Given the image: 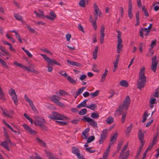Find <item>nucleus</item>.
<instances>
[{"mask_svg":"<svg viewBox=\"0 0 159 159\" xmlns=\"http://www.w3.org/2000/svg\"><path fill=\"white\" fill-rule=\"evenodd\" d=\"M145 70V67L143 66L140 69L139 73V79L137 80V87L140 90L144 87L147 81V77L144 74Z\"/></svg>","mask_w":159,"mask_h":159,"instance_id":"obj_1","label":"nucleus"},{"mask_svg":"<svg viewBox=\"0 0 159 159\" xmlns=\"http://www.w3.org/2000/svg\"><path fill=\"white\" fill-rule=\"evenodd\" d=\"M40 55L42 56L44 59L47 62L48 71V72H51L53 70L52 66L53 64L61 66V64L56 61L55 59H50L45 54H41Z\"/></svg>","mask_w":159,"mask_h":159,"instance_id":"obj_2","label":"nucleus"},{"mask_svg":"<svg viewBox=\"0 0 159 159\" xmlns=\"http://www.w3.org/2000/svg\"><path fill=\"white\" fill-rule=\"evenodd\" d=\"M130 103V99L129 96H127L125 98L124 102L123 105H120L119 108L117 109L116 112L118 111L122 112L124 110V109L125 110H127L129 108V106Z\"/></svg>","mask_w":159,"mask_h":159,"instance_id":"obj_3","label":"nucleus"},{"mask_svg":"<svg viewBox=\"0 0 159 159\" xmlns=\"http://www.w3.org/2000/svg\"><path fill=\"white\" fill-rule=\"evenodd\" d=\"M34 118L36 120L34 121L35 124L40 126L43 129L46 130V126L44 124H45L46 122L44 118L38 116H35Z\"/></svg>","mask_w":159,"mask_h":159,"instance_id":"obj_4","label":"nucleus"},{"mask_svg":"<svg viewBox=\"0 0 159 159\" xmlns=\"http://www.w3.org/2000/svg\"><path fill=\"white\" fill-rule=\"evenodd\" d=\"M48 117L54 120H64L68 119L66 116L55 111H53L52 115H48Z\"/></svg>","mask_w":159,"mask_h":159,"instance_id":"obj_5","label":"nucleus"},{"mask_svg":"<svg viewBox=\"0 0 159 159\" xmlns=\"http://www.w3.org/2000/svg\"><path fill=\"white\" fill-rule=\"evenodd\" d=\"M158 63L156 56H154L152 59V63L151 69L154 72H155L157 70V67Z\"/></svg>","mask_w":159,"mask_h":159,"instance_id":"obj_6","label":"nucleus"},{"mask_svg":"<svg viewBox=\"0 0 159 159\" xmlns=\"http://www.w3.org/2000/svg\"><path fill=\"white\" fill-rule=\"evenodd\" d=\"M82 120H84L88 122H89V124L93 127H97V123L96 121L89 117H87L86 116H84L82 119Z\"/></svg>","mask_w":159,"mask_h":159,"instance_id":"obj_7","label":"nucleus"},{"mask_svg":"<svg viewBox=\"0 0 159 159\" xmlns=\"http://www.w3.org/2000/svg\"><path fill=\"white\" fill-rule=\"evenodd\" d=\"M128 147V144L125 145L121 150V152L119 156V158H121V159H126L129 155V150H127L125 152V156L124 157V153L125 150Z\"/></svg>","mask_w":159,"mask_h":159,"instance_id":"obj_8","label":"nucleus"},{"mask_svg":"<svg viewBox=\"0 0 159 159\" xmlns=\"http://www.w3.org/2000/svg\"><path fill=\"white\" fill-rule=\"evenodd\" d=\"M108 133V129H104L100 135V138L99 141L100 144L102 143L107 138Z\"/></svg>","mask_w":159,"mask_h":159,"instance_id":"obj_9","label":"nucleus"},{"mask_svg":"<svg viewBox=\"0 0 159 159\" xmlns=\"http://www.w3.org/2000/svg\"><path fill=\"white\" fill-rule=\"evenodd\" d=\"M9 93L11 97L12 100H13L14 104L16 105H17L18 99L17 96L15 91L13 89H11V91L9 92Z\"/></svg>","mask_w":159,"mask_h":159,"instance_id":"obj_10","label":"nucleus"},{"mask_svg":"<svg viewBox=\"0 0 159 159\" xmlns=\"http://www.w3.org/2000/svg\"><path fill=\"white\" fill-rule=\"evenodd\" d=\"M94 10L95 13H93L95 19L97 20L98 19V16L99 17H101L102 16V13L99 9L98 6L96 3H94L93 5Z\"/></svg>","mask_w":159,"mask_h":159,"instance_id":"obj_11","label":"nucleus"},{"mask_svg":"<svg viewBox=\"0 0 159 159\" xmlns=\"http://www.w3.org/2000/svg\"><path fill=\"white\" fill-rule=\"evenodd\" d=\"M105 27L104 25L101 26V29L100 30V42L101 44H102L103 43L104 40L105 36L104 30Z\"/></svg>","mask_w":159,"mask_h":159,"instance_id":"obj_12","label":"nucleus"},{"mask_svg":"<svg viewBox=\"0 0 159 159\" xmlns=\"http://www.w3.org/2000/svg\"><path fill=\"white\" fill-rule=\"evenodd\" d=\"M23 126L30 134L32 135H35L36 134V132L26 124H24Z\"/></svg>","mask_w":159,"mask_h":159,"instance_id":"obj_13","label":"nucleus"},{"mask_svg":"<svg viewBox=\"0 0 159 159\" xmlns=\"http://www.w3.org/2000/svg\"><path fill=\"white\" fill-rule=\"evenodd\" d=\"M132 5L131 0H129L128 4V15L130 19H131L133 16V15L132 13Z\"/></svg>","mask_w":159,"mask_h":159,"instance_id":"obj_14","label":"nucleus"},{"mask_svg":"<svg viewBox=\"0 0 159 159\" xmlns=\"http://www.w3.org/2000/svg\"><path fill=\"white\" fill-rule=\"evenodd\" d=\"M13 64L16 66H19L21 68L26 70L30 72L32 71V69L30 68L29 67L23 65L20 63H18L16 62H15L13 63Z\"/></svg>","mask_w":159,"mask_h":159,"instance_id":"obj_15","label":"nucleus"},{"mask_svg":"<svg viewBox=\"0 0 159 159\" xmlns=\"http://www.w3.org/2000/svg\"><path fill=\"white\" fill-rule=\"evenodd\" d=\"M50 16H46L45 17L51 20H53L56 17V15L55 13L53 11H51L50 12Z\"/></svg>","mask_w":159,"mask_h":159,"instance_id":"obj_16","label":"nucleus"},{"mask_svg":"<svg viewBox=\"0 0 159 159\" xmlns=\"http://www.w3.org/2000/svg\"><path fill=\"white\" fill-rule=\"evenodd\" d=\"M150 32V30L148 28H142L140 30V35L142 38H144L143 33H149Z\"/></svg>","mask_w":159,"mask_h":159,"instance_id":"obj_17","label":"nucleus"},{"mask_svg":"<svg viewBox=\"0 0 159 159\" xmlns=\"http://www.w3.org/2000/svg\"><path fill=\"white\" fill-rule=\"evenodd\" d=\"M45 153L46 156L49 159H59V158L56 157L53 154L48 151H45Z\"/></svg>","mask_w":159,"mask_h":159,"instance_id":"obj_18","label":"nucleus"},{"mask_svg":"<svg viewBox=\"0 0 159 159\" xmlns=\"http://www.w3.org/2000/svg\"><path fill=\"white\" fill-rule=\"evenodd\" d=\"M67 62L69 64L72 66L77 67H81L82 66V65L80 63L75 61L67 60Z\"/></svg>","mask_w":159,"mask_h":159,"instance_id":"obj_19","label":"nucleus"},{"mask_svg":"<svg viewBox=\"0 0 159 159\" xmlns=\"http://www.w3.org/2000/svg\"><path fill=\"white\" fill-rule=\"evenodd\" d=\"M8 142L7 141H4L2 142L0 144V145L3 147L5 148L9 151L10 149L8 147Z\"/></svg>","mask_w":159,"mask_h":159,"instance_id":"obj_20","label":"nucleus"},{"mask_svg":"<svg viewBox=\"0 0 159 159\" xmlns=\"http://www.w3.org/2000/svg\"><path fill=\"white\" fill-rule=\"evenodd\" d=\"M89 130V128H88L82 132V134L84 137H83V139H86L87 138L88 136V132Z\"/></svg>","mask_w":159,"mask_h":159,"instance_id":"obj_21","label":"nucleus"},{"mask_svg":"<svg viewBox=\"0 0 159 159\" xmlns=\"http://www.w3.org/2000/svg\"><path fill=\"white\" fill-rule=\"evenodd\" d=\"M4 129V135L5 137V139L7 141L8 143H11V141L10 140V138H9V136L8 134L7 131L6 129L3 127Z\"/></svg>","mask_w":159,"mask_h":159,"instance_id":"obj_22","label":"nucleus"},{"mask_svg":"<svg viewBox=\"0 0 159 159\" xmlns=\"http://www.w3.org/2000/svg\"><path fill=\"white\" fill-rule=\"evenodd\" d=\"M4 129V135L5 137V139L7 141L8 143H11V141L10 140V138H9V136L8 134L7 131L6 129L3 127Z\"/></svg>","mask_w":159,"mask_h":159,"instance_id":"obj_23","label":"nucleus"},{"mask_svg":"<svg viewBox=\"0 0 159 159\" xmlns=\"http://www.w3.org/2000/svg\"><path fill=\"white\" fill-rule=\"evenodd\" d=\"M4 129V135L5 137V139L7 141L8 143H11V141L10 140V138H9V136L8 134L7 131L6 129L3 127Z\"/></svg>","mask_w":159,"mask_h":159,"instance_id":"obj_24","label":"nucleus"},{"mask_svg":"<svg viewBox=\"0 0 159 159\" xmlns=\"http://www.w3.org/2000/svg\"><path fill=\"white\" fill-rule=\"evenodd\" d=\"M72 152L75 154L77 156L80 154L79 150L78 148L75 147H73L72 148Z\"/></svg>","mask_w":159,"mask_h":159,"instance_id":"obj_25","label":"nucleus"},{"mask_svg":"<svg viewBox=\"0 0 159 159\" xmlns=\"http://www.w3.org/2000/svg\"><path fill=\"white\" fill-rule=\"evenodd\" d=\"M118 133H116L112 136L111 139L110 143L113 144L116 142L118 136Z\"/></svg>","mask_w":159,"mask_h":159,"instance_id":"obj_26","label":"nucleus"},{"mask_svg":"<svg viewBox=\"0 0 159 159\" xmlns=\"http://www.w3.org/2000/svg\"><path fill=\"white\" fill-rule=\"evenodd\" d=\"M144 136V134L142 133V129H139L138 133V136L139 140H142V139H143Z\"/></svg>","mask_w":159,"mask_h":159,"instance_id":"obj_27","label":"nucleus"},{"mask_svg":"<svg viewBox=\"0 0 159 159\" xmlns=\"http://www.w3.org/2000/svg\"><path fill=\"white\" fill-rule=\"evenodd\" d=\"M61 99V98L56 95H52L51 98V100L55 103H56L57 101Z\"/></svg>","mask_w":159,"mask_h":159,"instance_id":"obj_28","label":"nucleus"},{"mask_svg":"<svg viewBox=\"0 0 159 159\" xmlns=\"http://www.w3.org/2000/svg\"><path fill=\"white\" fill-rule=\"evenodd\" d=\"M135 16L136 18V23L135 25V26H137L139 25L140 24L139 12L137 11L135 14Z\"/></svg>","mask_w":159,"mask_h":159,"instance_id":"obj_29","label":"nucleus"},{"mask_svg":"<svg viewBox=\"0 0 159 159\" xmlns=\"http://www.w3.org/2000/svg\"><path fill=\"white\" fill-rule=\"evenodd\" d=\"M119 112V115H122V117L121 118V123H123L125 120L127 112H125L123 113V111L122 112H120V111Z\"/></svg>","mask_w":159,"mask_h":159,"instance_id":"obj_30","label":"nucleus"},{"mask_svg":"<svg viewBox=\"0 0 159 159\" xmlns=\"http://www.w3.org/2000/svg\"><path fill=\"white\" fill-rule=\"evenodd\" d=\"M98 48V46H96L95 47L94 50L93 52V59L95 60L97 58Z\"/></svg>","mask_w":159,"mask_h":159,"instance_id":"obj_31","label":"nucleus"},{"mask_svg":"<svg viewBox=\"0 0 159 159\" xmlns=\"http://www.w3.org/2000/svg\"><path fill=\"white\" fill-rule=\"evenodd\" d=\"M114 121V119L113 117L110 116L107 118L106 121L108 124H110L113 123Z\"/></svg>","mask_w":159,"mask_h":159,"instance_id":"obj_32","label":"nucleus"},{"mask_svg":"<svg viewBox=\"0 0 159 159\" xmlns=\"http://www.w3.org/2000/svg\"><path fill=\"white\" fill-rule=\"evenodd\" d=\"M87 101V99L84 100L83 102L77 106V107L78 108H80L82 107H86L87 106L86 102Z\"/></svg>","mask_w":159,"mask_h":159,"instance_id":"obj_33","label":"nucleus"},{"mask_svg":"<svg viewBox=\"0 0 159 159\" xmlns=\"http://www.w3.org/2000/svg\"><path fill=\"white\" fill-rule=\"evenodd\" d=\"M36 140L39 142L41 145L45 147H46V143L42 140L40 139L39 138H37L36 139Z\"/></svg>","mask_w":159,"mask_h":159,"instance_id":"obj_34","label":"nucleus"},{"mask_svg":"<svg viewBox=\"0 0 159 159\" xmlns=\"http://www.w3.org/2000/svg\"><path fill=\"white\" fill-rule=\"evenodd\" d=\"M14 16L15 17V19L18 20L20 21H22L23 20L22 17L18 14L17 13H14Z\"/></svg>","mask_w":159,"mask_h":159,"instance_id":"obj_35","label":"nucleus"},{"mask_svg":"<svg viewBox=\"0 0 159 159\" xmlns=\"http://www.w3.org/2000/svg\"><path fill=\"white\" fill-rule=\"evenodd\" d=\"M108 72V71L107 69H106L102 75L101 79V82H103L104 81L107 74Z\"/></svg>","mask_w":159,"mask_h":159,"instance_id":"obj_36","label":"nucleus"},{"mask_svg":"<svg viewBox=\"0 0 159 159\" xmlns=\"http://www.w3.org/2000/svg\"><path fill=\"white\" fill-rule=\"evenodd\" d=\"M120 85L122 86L125 87H127L128 86V84L127 82L125 80H122L120 82Z\"/></svg>","mask_w":159,"mask_h":159,"instance_id":"obj_37","label":"nucleus"},{"mask_svg":"<svg viewBox=\"0 0 159 159\" xmlns=\"http://www.w3.org/2000/svg\"><path fill=\"white\" fill-rule=\"evenodd\" d=\"M0 49L2 52H4L6 55L8 56L9 57L11 56V55L2 46H0Z\"/></svg>","mask_w":159,"mask_h":159,"instance_id":"obj_38","label":"nucleus"},{"mask_svg":"<svg viewBox=\"0 0 159 159\" xmlns=\"http://www.w3.org/2000/svg\"><path fill=\"white\" fill-rule=\"evenodd\" d=\"M86 107L88 108L94 110L97 107V105L95 104H92L90 105L87 106Z\"/></svg>","mask_w":159,"mask_h":159,"instance_id":"obj_39","label":"nucleus"},{"mask_svg":"<svg viewBox=\"0 0 159 159\" xmlns=\"http://www.w3.org/2000/svg\"><path fill=\"white\" fill-rule=\"evenodd\" d=\"M67 77V80L70 83L73 84H76V80H74L70 76Z\"/></svg>","mask_w":159,"mask_h":159,"instance_id":"obj_40","label":"nucleus"},{"mask_svg":"<svg viewBox=\"0 0 159 159\" xmlns=\"http://www.w3.org/2000/svg\"><path fill=\"white\" fill-rule=\"evenodd\" d=\"M133 127L132 124H131L127 128L125 131V133L126 134H128L131 132Z\"/></svg>","mask_w":159,"mask_h":159,"instance_id":"obj_41","label":"nucleus"},{"mask_svg":"<svg viewBox=\"0 0 159 159\" xmlns=\"http://www.w3.org/2000/svg\"><path fill=\"white\" fill-rule=\"evenodd\" d=\"M30 107H31L32 109L34 111V113H38V112L35 107L34 106L33 102L29 103Z\"/></svg>","mask_w":159,"mask_h":159,"instance_id":"obj_42","label":"nucleus"},{"mask_svg":"<svg viewBox=\"0 0 159 159\" xmlns=\"http://www.w3.org/2000/svg\"><path fill=\"white\" fill-rule=\"evenodd\" d=\"M122 47L123 45L121 44H117V53H119L122 50Z\"/></svg>","mask_w":159,"mask_h":159,"instance_id":"obj_43","label":"nucleus"},{"mask_svg":"<svg viewBox=\"0 0 159 159\" xmlns=\"http://www.w3.org/2000/svg\"><path fill=\"white\" fill-rule=\"evenodd\" d=\"M99 93V91L98 90L94 92L91 93H90V95L91 96L92 98H94L98 95Z\"/></svg>","mask_w":159,"mask_h":159,"instance_id":"obj_44","label":"nucleus"},{"mask_svg":"<svg viewBox=\"0 0 159 159\" xmlns=\"http://www.w3.org/2000/svg\"><path fill=\"white\" fill-rule=\"evenodd\" d=\"M91 117L93 118L97 119L99 117V115L97 112H93L91 114Z\"/></svg>","mask_w":159,"mask_h":159,"instance_id":"obj_45","label":"nucleus"},{"mask_svg":"<svg viewBox=\"0 0 159 159\" xmlns=\"http://www.w3.org/2000/svg\"><path fill=\"white\" fill-rule=\"evenodd\" d=\"M79 4L81 7H85V0H81L79 2Z\"/></svg>","mask_w":159,"mask_h":159,"instance_id":"obj_46","label":"nucleus"},{"mask_svg":"<svg viewBox=\"0 0 159 159\" xmlns=\"http://www.w3.org/2000/svg\"><path fill=\"white\" fill-rule=\"evenodd\" d=\"M142 11L144 12V15L148 17L149 16V14L147 9H146L144 7H143L142 8Z\"/></svg>","mask_w":159,"mask_h":159,"instance_id":"obj_47","label":"nucleus"},{"mask_svg":"<svg viewBox=\"0 0 159 159\" xmlns=\"http://www.w3.org/2000/svg\"><path fill=\"white\" fill-rule=\"evenodd\" d=\"M95 137L93 135L89 136L87 139V143H91L95 139Z\"/></svg>","mask_w":159,"mask_h":159,"instance_id":"obj_48","label":"nucleus"},{"mask_svg":"<svg viewBox=\"0 0 159 159\" xmlns=\"http://www.w3.org/2000/svg\"><path fill=\"white\" fill-rule=\"evenodd\" d=\"M85 88L86 87H83L79 89L76 92L77 95H78L79 94H81L83 92L84 90L85 89Z\"/></svg>","mask_w":159,"mask_h":159,"instance_id":"obj_49","label":"nucleus"},{"mask_svg":"<svg viewBox=\"0 0 159 159\" xmlns=\"http://www.w3.org/2000/svg\"><path fill=\"white\" fill-rule=\"evenodd\" d=\"M87 112V110L86 109L84 108L81 109L79 111L78 114L80 115H84L86 114Z\"/></svg>","mask_w":159,"mask_h":159,"instance_id":"obj_50","label":"nucleus"},{"mask_svg":"<svg viewBox=\"0 0 159 159\" xmlns=\"http://www.w3.org/2000/svg\"><path fill=\"white\" fill-rule=\"evenodd\" d=\"M56 122L61 125H66L68 124V122L66 121H59L56 120Z\"/></svg>","mask_w":159,"mask_h":159,"instance_id":"obj_51","label":"nucleus"},{"mask_svg":"<svg viewBox=\"0 0 159 159\" xmlns=\"http://www.w3.org/2000/svg\"><path fill=\"white\" fill-rule=\"evenodd\" d=\"M24 116L32 124L33 122L32 119L26 113H24Z\"/></svg>","mask_w":159,"mask_h":159,"instance_id":"obj_52","label":"nucleus"},{"mask_svg":"<svg viewBox=\"0 0 159 159\" xmlns=\"http://www.w3.org/2000/svg\"><path fill=\"white\" fill-rule=\"evenodd\" d=\"M0 99L3 101H5L6 99L4 97V94L2 91L0 92Z\"/></svg>","mask_w":159,"mask_h":159,"instance_id":"obj_53","label":"nucleus"},{"mask_svg":"<svg viewBox=\"0 0 159 159\" xmlns=\"http://www.w3.org/2000/svg\"><path fill=\"white\" fill-rule=\"evenodd\" d=\"M5 124L7 125V127L8 128H9L11 130V131L13 132H14V133H17L16 131H15V130H14L13 128L9 125L8 123H6V122H5Z\"/></svg>","mask_w":159,"mask_h":159,"instance_id":"obj_54","label":"nucleus"},{"mask_svg":"<svg viewBox=\"0 0 159 159\" xmlns=\"http://www.w3.org/2000/svg\"><path fill=\"white\" fill-rule=\"evenodd\" d=\"M57 105L60 106L61 107H65V105L63 103L60 102L59 100L57 101L56 103H55Z\"/></svg>","mask_w":159,"mask_h":159,"instance_id":"obj_55","label":"nucleus"},{"mask_svg":"<svg viewBox=\"0 0 159 159\" xmlns=\"http://www.w3.org/2000/svg\"><path fill=\"white\" fill-rule=\"evenodd\" d=\"M15 36L16 38L19 40L20 43H21L22 42V41L20 34L17 33L15 34Z\"/></svg>","mask_w":159,"mask_h":159,"instance_id":"obj_56","label":"nucleus"},{"mask_svg":"<svg viewBox=\"0 0 159 159\" xmlns=\"http://www.w3.org/2000/svg\"><path fill=\"white\" fill-rule=\"evenodd\" d=\"M0 63L7 68H9V66L7 65L6 63L2 59L0 61Z\"/></svg>","mask_w":159,"mask_h":159,"instance_id":"obj_57","label":"nucleus"},{"mask_svg":"<svg viewBox=\"0 0 159 159\" xmlns=\"http://www.w3.org/2000/svg\"><path fill=\"white\" fill-rule=\"evenodd\" d=\"M92 148V147H89V148H86L85 149L88 152L92 153L95 152L96 151L95 150H91V149Z\"/></svg>","mask_w":159,"mask_h":159,"instance_id":"obj_58","label":"nucleus"},{"mask_svg":"<svg viewBox=\"0 0 159 159\" xmlns=\"http://www.w3.org/2000/svg\"><path fill=\"white\" fill-rule=\"evenodd\" d=\"M58 73L65 78L67 77V74L64 71L62 70L60 72H58Z\"/></svg>","mask_w":159,"mask_h":159,"instance_id":"obj_59","label":"nucleus"},{"mask_svg":"<svg viewBox=\"0 0 159 159\" xmlns=\"http://www.w3.org/2000/svg\"><path fill=\"white\" fill-rule=\"evenodd\" d=\"M97 65L96 64H94L93 66V67L92 68V70L93 71L98 72L99 71V70H98L97 69Z\"/></svg>","mask_w":159,"mask_h":159,"instance_id":"obj_60","label":"nucleus"},{"mask_svg":"<svg viewBox=\"0 0 159 159\" xmlns=\"http://www.w3.org/2000/svg\"><path fill=\"white\" fill-rule=\"evenodd\" d=\"M24 98L25 101L28 102L29 104L32 102L31 100L28 98L26 94H25L24 96Z\"/></svg>","mask_w":159,"mask_h":159,"instance_id":"obj_61","label":"nucleus"},{"mask_svg":"<svg viewBox=\"0 0 159 159\" xmlns=\"http://www.w3.org/2000/svg\"><path fill=\"white\" fill-rule=\"evenodd\" d=\"M3 113L6 116L10 118H11L12 117V116L10 114L8 113L7 111H3Z\"/></svg>","mask_w":159,"mask_h":159,"instance_id":"obj_62","label":"nucleus"},{"mask_svg":"<svg viewBox=\"0 0 159 159\" xmlns=\"http://www.w3.org/2000/svg\"><path fill=\"white\" fill-rule=\"evenodd\" d=\"M156 42V39L152 41L151 44L150 45V46L151 47V49H152L153 48Z\"/></svg>","mask_w":159,"mask_h":159,"instance_id":"obj_63","label":"nucleus"},{"mask_svg":"<svg viewBox=\"0 0 159 159\" xmlns=\"http://www.w3.org/2000/svg\"><path fill=\"white\" fill-rule=\"evenodd\" d=\"M59 92L60 95H66L67 94L66 92L63 90H60Z\"/></svg>","mask_w":159,"mask_h":159,"instance_id":"obj_64","label":"nucleus"}]
</instances>
